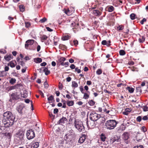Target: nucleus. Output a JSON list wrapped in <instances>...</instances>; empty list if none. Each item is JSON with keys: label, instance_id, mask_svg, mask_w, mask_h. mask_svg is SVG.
Here are the masks:
<instances>
[{"label": "nucleus", "instance_id": "obj_52", "mask_svg": "<svg viewBox=\"0 0 148 148\" xmlns=\"http://www.w3.org/2000/svg\"><path fill=\"white\" fill-rule=\"evenodd\" d=\"M64 141L62 140H60L59 141V146H62V145L64 143Z\"/></svg>", "mask_w": 148, "mask_h": 148}, {"label": "nucleus", "instance_id": "obj_34", "mask_svg": "<svg viewBox=\"0 0 148 148\" xmlns=\"http://www.w3.org/2000/svg\"><path fill=\"white\" fill-rule=\"evenodd\" d=\"M136 90L137 92L141 93L142 92L141 87L140 86L136 87Z\"/></svg>", "mask_w": 148, "mask_h": 148}, {"label": "nucleus", "instance_id": "obj_25", "mask_svg": "<svg viewBox=\"0 0 148 148\" xmlns=\"http://www.w3.org/2000/svg\"><path fill=\"white\" fill-rule=\"evenodd\" d=\"M67 119L66 118L63 117L62 118L60 119L58 122L59 123H64V122Z\"/></svg>", "mask_w": 148, "mask_h": 148}, {"label": "nucleus", "instance_id": "obj_20", "mask_svg": "<svg viewBox=\"0 0 148 148\" xmlns=\"http://www.w3.org/2000/svg\"><path fill=\"white\" fill-rule=\"evenodd\" d=\"M14 62H15L16 64L13 61H11L8 64V65L10 66L12 68L15 67V65L16 64V62L15 61H14Z\"/></svg>", "mask_w": 148, "mask_h": 148}, {"label": "nucleus", "instance_id": "obj_38", "mask_svg": "<svg viewBox=\"0 0 148 148\" xmlns=\"http://www.w3.org/2000/svg\"><path fill=\"white\" fill-rule=\"evenodd\" d=\"M88 103L90 106H93L95 104V102L93 100H91L89 101Z\"/></svg>", "mask_w": 148, "mask_h": 148}, {"label": "nucleus", "instance_id": "obj_7", "mask_svg": "<svg viewBox=\"0 0 148 148\" xmlns=\"http://www.w3.org/2000/svg\"><path fill=\"white\" fill-rule=\"evenodd\" d=\"M21 97L20 94L18 93L17 92L13 93L11 95L9 101L12 102V100H17L20 99Z\"/></svg>", "mask_w": 148, "mask_h": 148}, {"label": "nucleus", "instance_id": "obj_59", "mask_svg": "<svg viewBox=\"0 0 148 148\" xmlns=\"http://www.w3.org/2000/svg\"><path fill=\"white\" fill-rule=\"evenodd\" d=\"M75 71L78 73H80L81 72V70L78 69V68L77 67L75 68Z\"/></svg>", "mask_w": 148, "mask_h": 148}, {"label": "nucleus", "instance_id": "obj_16", "mask_svg": "<svg viewBox=\"0 0 148 148\" xmlns=\"http://www.w3.org/2000/svg\"><path fill=\"white\" fill-rule=\"evenodd\" d=\"M120 137L116 135L114 136V137L112 139V141L113 142H119V141Z\"/></svg>", "mask_w": 148, "mask_h": 148}, {"label": "nucleus", "instance_id": "obj_35", "mask_svg": "<svg viewBox=\"0 0 148 148\" xmlns=\"http://www.w3.org/2000/svg\"><path fill=\"white\" fill-rule=\"evenodd\" d=\"M47 37L45 35H43L41 37V41L43 42L44 40H46L47 38Z\"/></svg>", "mask_w": 148, "mask_h": 148}, {"label": "nucleus", "instance_id": "obj_53", "mask_svg": "<svg viewBox=\"0 0 148 148\" xmlns=\"http://www.w3.org/2000/svg\"><path fill=\"white\" fill-rule=\"evenodd\" d=\"M133 148H144L143 146L140 145L135 146Z\"/></svg>", "mask_w": 148, "mask_h": 148}, {"label": "nucleus", "instance_id": "obj_28", "mask_svg": "<svg viewBox=\"0 0 148 148\" xmlns=\"http://www.w3.org/2000/svg\"><path fill=\"white\" fill-rule=\"evenodd\" d=\"M126 89L127 90H128L129 92L130 93H132L134 92V88L130 87H127L126 88Z\"/></svg>", "mask_w": 148, "mask_h": 148}, {"label": "nucleus", "instance_id": "obj_56", "mask_svg": "<svg viewBox=\"0 0 148 148\" xmlns=\"http://www.w3.org/2000/svg\"><path fill=\"white\" fill-rule=\"evenodd\" d=\"M69 63L68 62H66L65 63L64 62V64L63 65H62V66H65V67L67 66L69 64Z\"/></svg>", "mask_w": 148, "mask_h": 148}, {"label": "nucleus", "instance_id": "obj_47", "mask_svg": "<svg viewBox=\"0 0 148 148\" xmlns=\"http://www.w3.org/2000/svg\"><path fill=\"white\" fill-rule=\"evenodd\" d=\"M48 100L49 101H52L54 99V98L53 95H51L47 98Z\"/></svg>", "mask_w": 148, "mask_h": 148}, {"label": "nucleus", "instance_id": "obj_23", "mask_svg": "<svg viewBox=\"0 0 148 148\" xmlns=\"http://www.w3.org/2000/svg\"><path fill=\"white\" fill-rule=\"evenodd\" d=\"M7 73L5 71H0V77H4L6 75Z\"/></svg>", "mask_w": 148, "mask_h": 148}, {"label": "nucleus", "instance_id": "obj_31", "mask_svg": "<svg viewBox=\"0 0 148 148\" xmlns=\"http://www.w3.org/2000/svg\"><path fill=\"white\" fill-rule=\"evenodd\" d=\"M17 110L18 112L20 114H22V113L23 108L22 106H19L17 108Z\"/></svg>", "mask_w": 148, "mask_h": 148}, {"label": "nucleus", "instance_id": "obj_1", "mask_svg": "<svg viewBox=\"0 0 148 148\" xmlns=\"http://www.w3.org/2000/svg\"><path fill=\"white\" fill-rule=\"evenodd\" d=\"M3 116L2 120L3 124L4 126L7 127L12 125L14 123L15 116L10 112H6L3 114Z\"/></svg>", "mask_w": 148, "mask_h": 148}, {"label": "nucleus", "instance_id": "obj_41", "mask_svg": "<svg viewBox=\"0 0 148 148\" xmlns=\"http://www.w3.org/2000/svg\"><path fill=\"white\" fill-rule=\"evenodd\" d=\"M124 28V26L122 25H119L117 27V29L119 31L122 30Z\"/></svg>", "mask_w": 148, "mask_h": 148}, {"label": "nucleus", "instance_id": "obj_19", "mask_svg": "<svg viewBox=\"0 0 148 148\" xmlns=\"http://www.w3.org/2000/svg\"><path fill=\"white\" fill-rule=\"evenodd\" d=\"M42 68L43 69V71L45 73L46 75H48L50 73V71L47 68L43 67Z\"/></svg>", "mask_w": 148, "mask_h": 148}, {"label": "nucleus", "instance_id": "obj_37", "mask_svg": "<svg viewBox=\"0 0 148 148\" xmlns=\"http://www.w3.org/2000/svg\"><path fill=\"white\" fill-rule=\"evenodd\" d=\"M136 15L134 13L131 14L130 15V18L132 20H134L135 18Z\"/></svg>", "mask_w": 148, "mask_h": 148}, {"label": "nucleus", "instance_id": "obj_39", "mask_svg": "<svg viewBox=\"0 0 148 148\" xmlns=\"http://www.w3.org/2000/svg\"><path fill=\"white\" fill-rule=\"evenodd\" d=\"M119 54L121 56H124L125 54V51L123 50H121L119 52Z\"/></svg>", "mask_w": 148, "mask_h": 148}, {"label": "nucleus", "instance_id": "obj_30", "mask_svg": "<svg viewBox=\"0 0 148 148\" xmlns=\"http://www.w3.org/2000/svg\"><path fill=\"white\" fill-rule=\"evenodd\" d=\"M145 40V38L144 36H142L141 38L138 39V41L140 42L143 43L144 42Z\"/></svg>", "mask_w": 148, "mask_h": 148}, {"label": "nucleus", "instance_id": "obj_48", "mask_svg": "<svg viewBox=\"0 0 148 148\" xmlns=\"http://www.w3.org/2000/svg\"><path fill=\"white\" fill-rule=\"evenodd\" d=\"M142 118L140 116H138L136 118V120L137 121L140 122L142 120Z\"/></svg>", "mask_w": 148, "mask_h": 148}, {"label": "nucleus", "instance_id": "obj_64", "mask_svg": "<svg viewBox=\"0 0 148 148\" xmlns=\"http://www.w3.org/2000/svg\"><path fill=\"white\" fill-rule=\"evenodd\" d=\"M141 130L144 132H145L146 131V129L145 128V127L144 126H143L142 127Z\"/></svg>", "mask_w": 148, "mask_h": 148}, {"label": "nucleus", "instance_id": "obj_8", "mask_svg": "<svg viewBox=\"0 0 148 148\" xmlns=\"http://www.w3.org/2000/svg\"><path fill=\"white\" fill-rule=\"evenodd\" d=\"M26 135L27 138L30 140L35 137V134L34 130L31 129H29L27 131Z\"/></svg>", "mask_w": 148, "mask_h": 148}, {"label": "nucleus", "instance_id": "obj_42", "mask_svg": "<svg viewBox=\"0 0 148 148\" xmlns=\"http://www.w3.org/2000/svg\"><path fill=\"white\" fill-rule=\"evenodd\" d=\"M83 98L85 99H88L89 97V95L86 93H84Z\"/></svg>", "mask_w": 148, "mask_h": 148}, {"label": "nucleus", "instance_id": "obj_51", "mask_svg": "<svg viewBox=\"0 0 148 148\" xmlns=\"http://www.w3.org/2000/svg\"><path fill=\"white\" fill-rule=\"evenodd\" d=\"M101 44L103 45H106L107 46V41L106 40H103L101 42Z\"/></svg>", "mask_w": 148, "mask_h": 148}, {"label": "nucleus", "instance_id": "obj_55", "mask_svg": "<svg viewBox=\"0 0 148 148\" xmlns=\"http://www.w3.org/2000/svg\"><path fill=\"white\" fill-rule=\"evenodd\" d=\"M146 21V19L145 18H144L140 21V23L141 24H144V22Z\"/></svg>", "mask_w": 148, "mask_h": 148}, {"label": "nucleus", "instance_id": "obj_10", "mask_svg": "<svg viewBox=\"0 0 148 148\" xmlns=\"http://www.w3.org/2000/svg\"><path fill=\"white\" fill-rule=\"evenodd\" d=\"M94 121L91 120L90 121H87L86 122V124L87 127L90 128H93L95 126Z\"/></svg>", "mask_w": 148, "mask_h": 148}, {"label": "nucleus", "instance_id": "obj_58", "mask_svg": "<svg viewBox=\"0 0 148 148\" xmlns=\"http://www.w3.org/2000/svg\"><path fill=\"white\" fill-rule=\"evenodd\" d=\"M44 85L45 88H47L48 87V84L46 82L44 83Z\"/></svg>", "mask_w": 148, "mask_h": 148}, {"label": "nucleus", "instance_id": "obj_44", "mask_svg": "<svg viewBox=\"0 0 148 148\" xmlns=\"http://www.w3.org/2000/svg\"><path fill=\"white\" fill-rule=\"evenodd\" d=\"M114 8L112 6H111L108 8V11L109 12H112L114 10Z\"/></svg>", "mask_w": 148, "mask_h": 148}, {"label": "nucleus", "instance_id": "obj_6", "mask_svg": "<svg viewBox=\"0 0 148 148\" xmlns=\"http://www.w3.org/2000/svg\"><path fill=\"white\" fill-rule=\"evenodd\" d=\"M89 117L91 120L96 121L101 118L100 114H98L94 112H91L90 115Z\"/></svg>", "mask_w": 148, "mask_h": 148}, {"label": "nucleus", "instance_id": "obj_32", "mask_svg": "<svg viewBox=\"0 0 148 148\" xmlns=\"http://www.w3.org/2000/svg\"><path fill=\"white\" fill-rule=\"evenodd\" d=\"M74 104L73 101H68L67 102V105L69 106H73Z\"/></svg>", "mask_w": 148, "mask_h": 148}, {"label": "nucleus", "instance_id": "obj_5", "mask_svg": "<svg viewBox=\"0 0 148 148\" xmlns=\"http://www.w3.org/2000/svg\"><path fill=\"white\" fill-rule=\"evenodd\" d=\"M74 123L75 128L79 132L84 131V127L82 121H80L75 120Z\"/></svg>", "mask_w": 148, "mask_h": 148}, {"label": "nucleus", "instance_id": "obj_63", "mask_svg": "<svg viewBox=\"0 0 148 148\" xmlns=\"http://www.w3.org/2000/svg\"><path fill=\"white\" fill-rule=\"evenodd\" d=\"M148 108L146 106H144L143 108V111H147L148 110Z\"/></svg>", "mask_w": 148, "mask_h": 148}, {"label": "nucleus", "instance_id": "obj_22", "mask_svg": "<svg viewBox=\"0 0 148 148\" xmlns=\"http://www.w3.org/2000/svg\"><path fill=\"white\" fill-rule=\"evenodd\" d=\"M70 36L68 35L64 36L62 38V39L63 40H67L70 39Z\"/></svg>", "mask_w": 148, "mask_h": 148}, {"label": "nucleus", "instance_id": "obj_54", "mask_svg": "<svg viewBox=\"0 0 148 148\" xmlns=\"http://www.w3.org/2000/svg\"><path fill=\"white\" fill-rule=\"evenodd\" d=\"M38 93L40 94L43 97H44V94H43V93L40 90H38Z\"/></svg>", "mask_w": 148, "mask_h": 148}, {"label": "nucleus", "instance_id": "obj_50", "mask_svg": "<svg viewBox=\"0 0 148 148\" xmlns=\"http://www.w3.org/2000/svg\"><path fill=\"white\" fill-rule=\"evenodd\" d=\"M74 45L75 46H76L78 45V41L77 40H74L73 41Z\"/></svg>", "mask_w": 148, "mask_h": 148}, {"label": "nucleus", "instance_id": "obj_9", "mask_svg": "<svg viewBox=\"0 0 148 148\" xmlns=\"http://www.w3.org/2000/svg\"><path fill=\"white\" fill-rule=\"evenodd\" d=\"M102 10V8H100L99 9H96L93 10L92 11V13L95 16L99 17L101 14Z\"/></svg>", "mask_w": 148, "mask_h": 148}, {"label": "nucleus", "instance_id": "obj_13", "mask_svg": "<svg viewBox=\"0 0 148 148\" xmlns=\"http://www.w3.org/2000/svg\"><path fill=\"white\" fill-rule=\"evenodd\" d=\"M1 136L4 135L5 136L6 138L9 141L10 140L12 136V135L11 133H5L4 134L3 133H0Z\"/></svg>", "mask_w": 148, "mask_h": 148}, {"label": "nucleus", "instance_id": "obj_40", "mask_svg": "<svg viewBox=\"0 0 148 148\" xmlns=\"http://www.w3.org/2000/svg\"><path fill=\"white\" fill-rule=\"evenodd\" d=\"M47 19L45 17H44L41 19L40 20L39 22L41 23H43L46 21H47Z\"/></svg>", "mask_w": 148, "mask_h": 148}, {"label": "nucleus", "instance_id": "obj_36", "mask_svg": "<svg viewBox=\"0 0 148 148\" xmlns=\"http://www.w3.org/2000/svg\"><path fill=\"white\" fill-rule=\"evenodd\" d=\"M72 86L73 87H74V88H77L78 87V85L77 83H76L74 81L73 82H72Z\"/></svg>", "mask_w": 148, "mask_h": 148}, {"label": "nucleus", "instance_id": "obj_11", "mask_svg": "<svg viewBox=\"0 0 148 148\" xmlns=\"http://www.w3.org/2000/svg\"><path fill=\"white\" fill-rule=\"evenodd\" d=\"M34 42V40H28L26 41L25 44V47L27 49L29 45H32Z\"/></svg>", "mask_w": 148, "mask_h": 148}, {"label": "nucleus", "instance_id": "obj_45", "mask_svg": "<svg viewBox=\"0 0 148 148\" xmlns=\"http://www.w3.org/2000/svg\"><path fill=\"white\" fill-rule=\"evenodd\" d=\"M22 86V85L21 84H17L14 85L15 89L18 88L20 86Z\"/></svg>", "mask_w": 148, "mask_h": 148}, {"label": "nucleus", "instance_id": "obj_29", "mask_svg": "<svg viewBox=\"0 0 148 148\" xmlns=\"http://www.w3.org/2000/svg\"><path fill=\"white\" fill-rule=\"evenodd\" d=\"M16 80L15 78H11L9 81V82L11 84H13L16 83Z\"/></svg>", "mask_w": 148, "mask_h": 148}, {"label": "nucleus", "instance_id": "obj_4", "mask_svg": "<svg viewBox=\"0 0 148 148\" xmlns=\"http://www.w3.org/2000/svg\"><path fill=\"white\" fill-rule=\"evenodd\" d=\"M117 123V122L114 120H108L105 123L106 128L109 130L113 129L116 127Z\"/></svg>", "mask_w": 148, "mask_h": 148}, {"label": "nucleus", "instance_id": "obj_33", "mask_svg": "<svg viewBox=\"0 0 148 148\" xmlns=\"http://www.w3.org/2000/svg\"><path fill=\"white\" fill-rule=\"evenodd\" d=\"M64 12L68 15H69L71 14V12L69 9L64 10Z\"/></svg>", "mask_w": 148, "mask_h": 148}, {"label": "nucleus", "instance_id": "obj_18", "mask_svg": "<svg viewBox=\"0 0 148 148\" xmlns=\"http://www.w3.org/2000/svg\"><path fill=\"white\" fill-rule=\"evenodd\" d=\"M39 146V143L38 142H36L32 144L31 148H37Z\"/></svg>", "mask_w": 148, "mask_h": 148}, {"label": "nucleus", "instance_id": "obj_2", "mask_svg": "<svg viewBox=\"0 0 148 148\" xmlns=\"http://www.w3.org/2000/svg\"><path fill=\"white\" fill-rule=\"evenodd\" d=\"M24 132L20 130L14 134V141L17 144H21L24 141Z\"/></svg>", "mask_w": 148, "mask_h": 148}, {"label": "nucleus", "instance_id": "obj_62", "mask_svg": "<svg viewBox=\"0 0 148 148\" xmlns=\"http://www.w3.org/2000/svg\"><path fill=\"white\" fill-rule=\"evenodd\" d=\"M75 66L73 64H71L70 66V68L72 69H75L76 68H75Z\"/></svg>", "mask_w": 148, "mask_h": 148}, {"label": "nucleus", "instance_id": "obj_57", "mask_svg": "<svg viewBox=\"0 0 148 148\" xmlns=\"http://www.w3.org/2000/svg\"><path fill=\"white\" fill-rule=\"evenodd\" d=\"M79 89H80V91L82 93H84V90L82 86H80Z\"/></svg>", "mask_w": 148, "mask_h": 148}, {"label": "nucleus", "instance_id": "obj_27", "mask_svg": "<svg viewBox=\"0 0 148 148\" xmlns=\"http://www.w3.org/2000/svg\"><path fill=\"white\" fill-rule=\"evenodd\" d=\"M14 89H16L15 86H10L9 87L7 88L6 89V90L8 92L12 90H14Z\"/></svg>", "mask_w": 148, "mask_h": 148}, {"label": "nucleus", "instance_id": "obj_21", "mask_svg": "<svg viewBox=\"0 0 148 148\" xmlns=\"http://www.w3.org/2000/svg\"><path fill=\"white\" fill-rule=\"evenodd\" d=\"M100 138L103 142L105 141L106 138L105 134L103 133L101 134L100 136Z\"/></svg>", "mask_w": 148, "mask_h": 148}, {"label": "nucleus", "instance_id": "obj_14", "mask_svg": "<svg viewBox=\"0 0 148 148\" xmlns=\"http://www.w3.org/2000/svg\"><path fill=\"white\" fill-rule=\"evenodd\" d=\"M86 137V136L85 134H82L78 140V143L81 144L83 143L85 140Z\"/></svg>", "mask_w": 148, "mask_h": 148}, {"label": "nucleus", "instance_id": "obj_26", "mask_svg": "<svg viewBox=\"0 0 148 148\" xmlns=\"http://www.w3.org/2000/svg\"><path fill=\"white\" fill-rule=\"evenodd\" d=\"M130 123H131V122L127 120L126 121H124L123 125L125 126H128L130 124Z\"/></svg>", "mask_w": 148, "mask_h": 148}, {"label": "nucleus", "instance_id": "obj_49", "mask_svg": "<svg viewBox=\"0 0 148 148\" xmlns=\"http://www.w3.org/2000/svg\"><path fill=\"white\" fill-rule=\"evenodd\" d=\"M25 26L26 28L29 27L30 25V24L29 22H25Z\"/></svg>", "mask_w": 148, "mask_h": 148}, {"label": "nucleus", "instance_id": "obj_46", "mask_svg": "<svg viewBox=\"0 0 148 148\" xmlns=\"http://www.w3.org/2000/svg\"><path fill=\"white\" fill-rule=\"evenodd\" d=\"M96 73L97 75H100L102 73V71L100 69H99L96 71Z\"/></svg>", "mask_w": 148, "mask_h": 148}, {"label": "nucleus", "instance_id": "obj_60", "mask_svg": "<svg viewBox=\"0 0 148 148\" xmlns=\"http://www.w3.org/2000/svg\"><path fill=\"white\" fill-rule=\"evenodd\" d=\"M63 86L62 84L60 83V85L59 86V89L60 90H61L63 88Z\"/></svg>", "mask_w": 148, "mask_h": 148}, {"label": "nucleus", "instance_id": "obj_43", "mask_svg": "<svg viewBox=\"0 0 148 148\" xmlns=\"http://www.w3.org/2000/svg\"><path fill=\"white\" fill-rule=\"evenodd\" d=\"M19 8L20 11L21 12H23L24 10V7L22 5H20L19 6Z\"/></svg>", "mask_w": 148, "mask_h": 148}, {"label": "nucleus", "instance_id": "obj_12", "mask_svg": "<svg viewBox=\"0 0 148 148\" xmlns=\"http://www.w3.org/2000/svg\"><path fill=\"white\" fill-rule=\"evenodd\" d=\"M129 134L127 132H125L122 135L123 139L125 141H126V143L127 144V140L129 138Z\"/></svg>", "mask_w": 148, "mask_h": 148}, {"label": "nucleus", "instance_id": "obj_17", "mask_svg": "<svg viewBox=\"0 0 148 148\" xmlns=\"http://www.w3.org/2000/svg\"><path fill=\"white\" fill-rule=\"evenodd\" d=\"M66 60V59L64 57H61L59 59V62L60 63V64L62 65H63L64 64V61Z\"/></svg>", "mask_w": 148, "mask_h": 148}, {"label": "nucleus", "instance_id": "obj_61", "mask_svg": "<svg viewBox=\"0 0 148 148\" xmlns=\"http://www.w3.org/2000/svg\"><path fill=\"white\" fill-rule=\"evenodd\" d=\"M142 119L144 121L147 120L148 119V117L147 116H144L143 117Z\"/></svg>", "mask_w": 148, "mask_h": 148}, {"label": "nucleus", "instance_id": "obj_24", "mask_svg": "<svg viewBox=\"0 0 148 148\" xmlns=\"http://www.w3.org/2000/svg\"><path fill=\"white\" fill-rule=\"evenodd\" d=\"M42 59L40 58H36L34 59V61L36 63H40L42 62Z\"/></svg>", "mask_w": 148, "mask_h": 148}, {"label": "nucleus", "instance_id": "obj_3", "mask_svg": "<svg viewBox=\"0 0 148 148\" xmlns=\"http://www.w3.org/2000/svg\"><path fill=\"white\" fill-rule=\"evenodd\" d=\"M64 139L66 142V147H70L74 142L73 135L72 134H67L65 136Z\"/></svg>", "mask_w": 148, "mask_h": 148}, {"label": "nucleus", "instance_id": "obj_15", "mask_svg": "<svg viewBox=\"0 0 148 148\" xmlns=\"http://www.w3.org/2000/svg\"><path fill=\"white\" fill-rule=\"evenodd\" d=\"M13 57L12 56V54H7L4 57V59L6 60L9 61Z\"/></svg>", "mask_w": 148, "mask_h": 148}]
</instances>
